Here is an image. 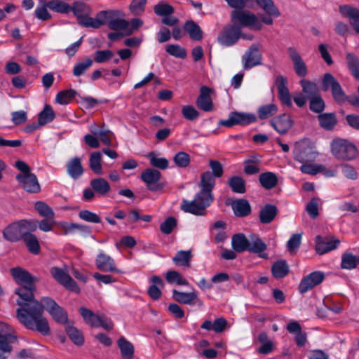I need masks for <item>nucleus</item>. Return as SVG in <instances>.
<instances>
[{
  "instance_id": "1",
  "label": "nucleus",
  "mask_w": 359,
  "mask_h": 359,
  "mask_svg": "<svg viewBox=\"0 0 359 359\" xmlns=\"http://www.w3.org/2000/svg\"><path fill=\"white\" fill-rule=\"evenodd\" d=\"M11 274L20 285L14 292L18 296L16 300L19 306L16 310L18 320L26 329L38 332L43 336H49L50 328L48 320L43 316V306L39 301L34 299L35 283L39 279L19 266L12 268Z\"/></svg>"
},
{
  "instance_id": "2",
  "label": "nucleus",
  "mask_w": 359,
  "mask_h": 359,
  "mask_svg": "<svg viewBox=\"0 0 359 359\" xmlns=\"http://www.w3.org/2000/svg\"><path fill=\"white\" fill-rule=\"evenodd\" d=\"M209 166L211 171H205L201 175V181L198 184L201 190L195 195L194 199L182 200L180 209L183 212L196 216L206 215V209L214 201L212 191L216 184L215 178H219L224 174V167L219 161L210 160Z\"/></svg>"
},
{
  "instance_id": "3",
  "label": "nucleus",
  "mask_w": 359,
  "mask_h": 359,
  "mask_svg": "<svg viewBox=\"0 0 359 359\" xmlns=\"http://www.w3.org/2000/svg\"><path fill=\"white\" fill-rule=\"evenodd\" d=\"M255 1L259 7L263 9L266 14H259L257 16L248 11L236 9L231 13V18L233 25H237L239 27H250L259 31L262 29V23L272 25L273 24L272 17L278 18L280 15V12L273 0H255Z\"/></svg>"
},
{
  "instance_id": "4",
  "label": "nucleus",
  "mask_w": 359,
  "mask_h": 359,
  "mask_svg": "<svg viewBox=\"0 0 359 359\" xmlns=\"http://www.w3.org/2000/svg\"><path fill=\"white\" fill-rule=\"evenodd\" d=\"M331 90L334 100L339 105L348 102L353 107H359V96L356 95H346L339 81L330 73H325L322 80V90Z\"/></svg>"
},
{
  "instance_id": "5",
  "label": "nucleus",
  "mask_w": 359,
  "mask_h": 359,
  "mask_svg": "<svg viewBox=\"0 0 359 359\" xmlns=\"http://www.w3.org/2000/svg\"><path fill=\"white\" fill-rule=\"evenodd\" d=\"M330 147L332 155L340 161H351L358 156L356 146L346 139H334L330 144Z\"/></svg>"
},
{
  "instance_id": "6",
  "label": "nucleus",
  "mask_w": 359,
  "mask_h": 359,
  "mask_svg": "<svg viewBox=\"0 0 359 359\" xmlns=\"http://www.w3.org/2000/svg\"><path fill=\"white\" fill-rule=\"evenodd\" d=\"M294 159L302 163L315 161L317 152L309 140H302L294 144L293 150Z\"/></svg>"
},
{
  "instance_id": "7",
  "label": "nucleus",
  "mask_w": 359,
  "mask_h": 359,
  "mask_svg": "<svg viewBox=\"0 0 359 359\" xmlns=\"http://www.w3.org/2000/svg\"><path fill=\"white\" fill-rule=\"evenodd\" d=\"M43 306V312L44 309L49 313L53 320L60 324H66L68 321L67 312L52 298L45 297L40 302Z\"/></svg>"
},
{
  "instance_id": "8",
  "label": "nucleus",
  "mask_w": 359,
  "mask_h": 359,
  "mask_svg": "<svg viewBox=\"0 0 359 359\" xmlns=\"http://www.w3.org/2000/svg\"><path fill=\"white\" fill-rule=\"evenodd\" d=\"M32 222L25 219L12 222L2 231L3 238L11 243H15L22 239L24 236L23 229L31 226Z\"/></svg>"
},
{
  "instance_id": "9",
  "label": "nucleus",
  "mask_w": 359,
  "mask_h": 359,
  "mask_svg": "<svg viewBox=\"0 0 359 359\" xmlns=\"http://www.w3.org/2000/svg\"><path fill=\"white\" fill-rule=\"evenodd\" d=\"M257 121V117L253 114L231 111L228 119H222L218 122V126L231 128L236 125L248 126Z\"/></svg>"
},
{
  "instance_id": "10",
  "label": "nucleus",
  "mask_w": 359,
  "mask_h": 359,
  "mask_svg": "<svg viewBox=\"0 0 359 359\" xmlns=\"http://www.w3.org/2000/svg\"><path fill=\"white\" fill-rule=\"evenodd\" d=\"M161 173L154 168H147L141 173V180L146 184L147 189L153 192L162 191L165 183L161 182Z\"/></svg>"
},
{
  "instance_id": "11",
  "label": "nucleus",
  "mask_w": 359,
  "mask_h": 359,
  "mask_svg": "<svg viewBox=\"0 0 359 359\" xmlns=\"http://www.w3.org/2000/svg\"><path fill=\"white\" fill-rule=\"evenodd\" d=\"M17 341V337L8 332V325L0 323V359H7L13 351L12 344Z\"/></svg>"
},
{
  "instance_id": "12",
  "label": "nucleus",
  "mask_w": 359,
  "mask_h": 359,
  "mask_svg": "<svg viewBox=\"0 0 359 359\" xmlns=\"http://www.w3.org/2000/svg\"><path fill=\"white\" fill-rule=\"evenodd\" d=\"M118 11L108 10L102 11L98 13V16L103 18L105 20V24L108 25L109 29L115 31L123 30L126 32V29L128 28L129 22L125 19L118 18Z\"/></svg>"
},
{
  "instance_id": "13",
  "label": "nucleus",
  "mask_w": 359,
  "mask_h": 359,
  "mask_svg": "<svg viewBox=\"0 0 359 359\" xmlns=\"http://www.w3.org/2000/svg\"><path fill=\"white\" fill-rule=\"evenodd\" d=\"M241 37V29L237 25H231L224 27L217 37L219 44L224 46L234 45Z\"/></svg>"
},
{
  "instance_id": "14",
  "label": "nucleus",
  "mask_w": 359,
  "mask_h": 359,
  "mask_svg": "<svg viewBox=\"0 0 359 359\" xmlns=\"http://www.w3.org/2000/svg\"><path fill=\"white\" fill-rule=\"evenodd\" d=\"M325 279V273L320 271H316L304 276L299 285V291L301 294H304L315 286L320 284Z\"/></svg>"
},
{
  "instance_id": "15",
  "label": "nucleus",
  "mask_w": 359,
  "mask_h": 359,
  "mask_svg": "<svg viewBox=\"0 0 359 359\" xmlns=\"http://www.w3.org/2000/svg\"><path fill=\"white\" fill-rule=\"evenodd\" d=\"M262 55L259 51V45L257 43L252 44L242 57L244 62V69H250L262 65Z\"/></svg>"
},
{
  "instance_id": "16",
  "label": "nucleus",
  "mask_w": 359,
  "mask_h": 359,
  "mask_svg": "<svg viewBox=\"0 0 359 359\" xmlns=\"http://www.w3.org/2000/svg\"><path fill=\"white\" fill-rule=\"evenodd\" d=\"M293 125L294 121L291 116L286 113L274 116L270 120V126L280 135L287 133Z\"/></svg>"
},
{
  "instance_id": "17",
  "label": "nucleus",
  "mask_w": 359,
  "mask_h": 359,
  "mask_svg": "<svg viewBox=\"0 0 359 359\" xmlns=\"http://www.w3.org/2000/svg\"><path fill=\"white\" fill-rule=\"evenodd\" d=\"M16 180L22 189L28 193L36 194L41 191L38 179L34 173L28 175H16Z\"/></svg>"
},
{
  "instance_id": "18",
  "label": "nucleus",
  "mask_w": 359,
  "mask_h": 359,
  "mask_svg": "<svg viewBox=\"0 0 359 359\" xmlns=\"http://www.w3.org/2000/svg\"><path fill=\"white\" fill-rule=\"evenodd\" d=\"M287 79L283 76H278L276 79V86L278 90V96L280 102L290 107L292 105L291 95L287 87Z\"/></svg>"
},
{
  "instance_id": "19",
  "label": "nucleus",
  "mask_w": 359,
  "mask_h": 359,
  "mask_svg": "<svg viewBox=\"0 0 359 359\" xmlns=\"http://www.w3.org/2000/svg\"><path fill=\"white\" fill-rule=\"evenodd\" d=\"M95 265L97 269L104 272H117L121 271L118 269L114 263V260L105 254L103 251H100L95 259Z\"/></svg>"
},
{
  "instance_id": "20",
  "label": "nucleus",
  "mask_w": 359,
  "mask_h": 359,
  "mask_svg": "<svg viewBox=\"0 0 359 359\" xmlns=\"http://www.w3.org/2000/svg\"><path fill=\"white\" fill-rule=\"evenodd\" d=\"M211 92V88L205 86L200 88V94L196 102L197 107L204 111H211L213 110V102L210 97Z\"/></svg>"
},
{
  "instance_id": "21",
  "label": "nucleus",
  "mask_w": 359,
  "mask_h": 359,
  "mask_svg": "<svg viewBox=\"0 0 359 359\" xmlns=\"http://www.w3.org/2000/svg\"><path fill=\"white\" fill-rule=\"evenodd\" d=\"M340 13L349 18L350 25L357 34H359V10L348 5L339 6Z\"/></svg>"
},
{
  "instance_id": "22",
  "label": "nucleus",
  "mask_w": 359,
  "mask_h": 359,
  "mask_svg": "<svg viewBox=\"0 0 359 359\" xmlns=\"http://www.w3.org/2000/svg\"><path fill=\"white\" fill-rule=\"evenodd\" d=\"M288 52L296 74L300 77L306 76L308 72L307 67L299 53L293 47L288 48Z\"/></svg>"
},
{
  "instance_id": "23",
  "label": "nucleus",
  "mask_w": 359,
  "mask_h": 359,
  "mask_svg": "<svg viewBox=\"0 0 359 359\" xmlns=\"http://www.w3.org/2000/svg\"><path fill=\"white\" fill-rule=\"evenodd\" d=\"M288 332L294 334V341L298 347H302L305 345L307 340V334L302 332L301 325L295 320L290 321L286 327Z\"/></svg>"
},
{
  "instance_id": "24",
  "label": "nucleus",
  "mask_w": 359,
  "mask_h": 359,
  "mask_svg": "<svg viewBox=\"0 0 359 359\" xmlns=\"http://www.w3.org/2000/svg\"><path fill=\"white\" fill-rule=\"evenodd\" d=\"M278 214V208L273 204L266 203L259 210V219L262 224H269L273 221Z\"/></svg>"
},
{
  "instance_id": "25",
  "label": "nucleus",
  "mask_w": 359,
  "mask_h": 359,
  "mask_svg": "<svg viewBox=\"0 0 359 359\" xmlns=\"http://www.w3.org/2000/svg\"><path fill=\"white\" fill-rule=\"evenodd\" d=\"M233 213L239 217H244L251 213L252 208L248 200L240 198L235 200L231 205Z\"/></svg>"
},
{
  "instance_id": "26",
  "label": "nucleus",
  "mask_w": 359,
  "mask_h": 359,
  "mask_svg": "<svg viewBox=\"0 0 359 359\" xmlns=\"http://www.w3.org/2000/svg\"><path fill=\"white\" fill-rule=\"evenodd\" d=\"M267 248L266 244L259 237L252 238L250 241L249 247L247 251L257 254L259 257L262 259H268V254L264 252Z\"/></svg>"
},
{
  "instance_id": "27",
  "label": "nucleus",
  "mask_w": 359,
  "mask_h": 359,
  "mask_svg": "<svg viewBox=\"0 0 359 359\" xmlns=\"http://www.w3.org/2000/svg\"><path fill=\"white\" fill-rule=\"evenodd\" d=\"M151 285L149 287L147 293L153 300H158L162 295L160 287H164L165 283L162 278L158 276H153L150 278Z\"/></svg>"
},
{
  "instance_id": "28",
  "label": "nucleus",
  "mask_w": 359,
  "mask_h": 359,
  "mask_svg": "<svg viewBox=\"0 0 359 359\" xmlns=\"http://www.w3.org/2000/svg\"><path fill=\"white\" fill-rule=\"evenodd\" d=\"M66 166L68 175L74 180L79 179L83 173L81 161L79 157L70 159Z\"/></svg>"
},
{
  "instance_id": "29",
  "label": "nucleus",
  "mask_w": 359,
  "mask_h": 359,
  "mask_svg": "<svg viewBox=\"0 0 359 359\" xmlns=\"http://www.w3.org/2000/svg\"><path fill=\"white\" fill-rule=\"evenodd\" d=\"M183 29L189 35L194 41H201L203 36V32L201 27L194 20H187L183 26Z\"/></svg>"
},
{
  "instance_id": "30",
  "label": "nucleus",
  "mask_w": 359,
  "mask_h": 359,
  "mask_svg": "<svg viewBox=\"0 0 359 359\" xmlns=\"http://www.w3.org/2000/svg\"><path fill=\"white\" fill-rule=\"evenodd\" d=\"M117 345L123 359H134L135 348L130 341L121 336L117 340Z\"/></svg>"
},
{
  "instance_id": "31",
  "label": "nucleus",
  "mask_w": 359,
  "mask_h": 359,
  "mask_svg": "<svg viewBox=\"0 0 359 359\" xmlns=\"http://www.w3.org/2000/svg\"><path fill=\"white\" fill-rule=\"evenodd\" d=\"M25 244L28 251L33 255H39L41 252V247L37 237L29 231H25L22 239Z\"/></svg>"
},
{
  "instance_id": "32",
  "label": "nucleus",
  "mask_w": 359,
  "mask_h": 359,
  "mask_svg": "<svg viewBox=\"0 0 359 359\" xmlns=\"http://www.w3.org/2000/svg\"><path fill=\"white\" fill-rule=\"evenodd\" d=\"M290 267L286 260L276 261L271 266L272 276L276 279L283 278L288 275Z\"/></svg>"
},
{
  "instance_id": "33",
  "label": "nucleus",
  "mask_w": 359,
  "mask_h": 359,
  "mask_svg": "<svg viewBox=\"0 0 359 359\" xmlns=\"http://www.w3.org/2000/svg\"><path fill=\"white\" fill-rule=\"evenodd\" d=\"M259 182L263 188L271 190L277 186L278 178L276 174L269 171L259 175Z\"/></svg>"
},
{
  "instance_id": "34",
  "label": "nucleus",
  "mask_w": 359,
  "mask_h": 359,
  "mask_svg": "<svg viewBox=\"0 0 359 359\" xmlns=\"http://www.w3.org/2000/svg\"><path fill=\"white\" fill-rule=\"evenodd\" d=\"M90 185L93 190L100 196L107 195L111 189L109 183L102 177L93 179Z\"/></svg>"
},
{
  "instance_id": "35",
  "label": "nucleus",
  "mask_w": 359,
  "mask_h": 359,
  "mask_svg": "<svg viewBox=\"0 0 359 359\" xmlns=\"http://www.w3.org/2000/svg\"><path fill=\"white\" fill-rule=\"evenodd\" d=\"M78 23L83 27L98 29L101 26L105 25V20H103V18L99 17L98 14L95 18H91L88 14H86L79 18Z\"/></svg>"
},
{
  "instance_id": "36",
  "label": "nucleus",
  "mask_w": 359,
  "mask_h": 359,
  "mask_svg": "<svg viewBox=\"0 0 359 359\" xmlns=\"http://www.w3.org/2000/svg\"><path fill=\"white\" fill-rule=\"evenodd\" d=\"M249 244L250 241L243 233H236L232 237L231 246L233 250L237 252L247 251Z\"/></svg>"
},
{
  "instance_id": "37",
  "label": "nucleus",
  "mask_w": 359,
  "mask_h": 359,
  "mask_svg": "<svg viewBox=\"0 0 359 359\" xmlns=\"http://www.w3.org/2000/svg\"><path fill=\"white\" fill-rule=\"evenodd\" d=\"M172 298L178 303L192 305L194 304V301L198 299V297L194 292H184L173 290Z\"/></svg>"
},
{
  "instance_id": "38",
  "label": "nucleus",
  "mask_w": 359,
  "mask_h": 359,
  "mask_svg": "<svg viewBox=\"0 0 359 359\" xmlns=\"http://www.w3.org/2000/svg\"><path fill=\"white\" fill-rule=\"evenodd\" d=\"M320 127L327 130H332L337 123L334 113H323L318 116Z\"/></svg>"
},
{
  "instance_id": "39",
  "label": "nucleus",
  "mask_w": 359,
  "mask_h": 359,
  "mask_svg": "<svg viewBox=\"0 0 359 359\" xmlns=\"http://www.w3.org/2000/svg\"><path fill=\"white\" fill-rule=\"evenodd\" d=\"M65 332L71 341L76 346H82L84 344V336L82 332L76 327L67 325Z\"/></svg>"
},
{
  "instance_id": "40",
  "label": "nucleus",
  "mask_w": 359,
  "mask_h": 359,
  "mask_svg": "<svg viewBox=\"0 0 359 359\" xmlns=\"http://www.w3.org/2000/svg\"><path fill=\"white\" fill-rule=\"evenodd\" d=\"M245 181L241 176H233L228 180V185L233 193L244 194L246 192Z\"/></svg>"
},
{
  "instance_id": "41",
  "label": "nucleus",
  "mask_w": 359,
  "mask_h": 359,
  "mask_svg": "<svg viewBox=\"0 0 359 359\" xmlns=\"http://www.w3.org/2000/svg\"><path fill=\"white\" fill-rule=\"evenodd\" d=\"M55 118V114L52 107L49 104H46L43 110H41L38 114L39 125H41V126H45L51 123Z\"/></svg>"
},
{
  "instance_id": "42",
  "label": "nucleus",
  "mask_w": 359,
  "mask_h": 359,
  "mask_svg": "<svg viewBox=\"0 0 359 359\" xmlns=\"http://www.w3.org/2000/svg\"><path fill=\"white\" fill-rule=\"evenodd\" d=\"M79 311L84 322L88 325L91 327H97L99 315L86 307H80Z\"/></svg>"
},
{
  "instance_id": "43",
  "label": "nucleus",
  "mask_w": 359,
  "mask_h": 359,
  "mask_svg": "<svg viewBox=\"0 0 359 359\" xmlns=\"http://www.w3.org/2000/svg\"><path fill=\"white\" fill-rule=\"evenodd\" d=\"M48 7L52 11L67 14L71 11V6L65 1L60 0L48 1Z\"/></svg>"
},
{
  "instance_id": "44",
  "label": "nucleus",
  "mask_w": 359,
  "mask_h": 359,
  "mask_svg": "<svg viewBox=\"0 0 359 359\" xmlns=\"http://www.w3.org/2000/svg\"><path fill=\"white\" fill-rule=\"evenodd\" d=\"M77 94V91L72 88L63 90L57 93L55 97V101L60 104L66 105L68 104Z\"/></svg>"
},
{
  "instance_id": "45",
  "label": "nucleus",
  "mask_w": 359,
  "mask_h": 359,
  "mask_svg": "<svg viewBox=\"0 0 359 359\" xmlns=\"http://www.w3.org/2000/svg\"><path fill=\"white\" fill-rule=\"evenodd\" d=\"M340 267L341 269L346 270H353L356 269V256L348 252L343 253L341 257Z\"/></svg>"
},
{
  "instance_id": "46",
  "label": "nucleus",
  "mask_w": 359,
  "mask_h": 359,
  "mask_svg": "<svg viewBox=\"0 0 359 359\" xmlns=\"http://www.w3.org/2000/svg\"><path fill=\"white\" fill-rule=\"evenodd\" d=\"M346 61L353 76L359 81V58L354 53H348L346 55Z\"/></svg>"
},
{
  "instance_id": "47",
  "label": "nucleus",
  "mask_w": 359,
  "mask_h": 359,
  "mask_svg": "<svg viewBox=\"0 0 359 359\" xmlns=\"http://www.w3.org/2000/svg\"><path fill=\"white\" fill-rule=\"evenodd\" d=\"M34 208L41 217L50 219H55V212L53 208L46 203L41 201H36L34 204Z\"/></svg>"
},
{
  "instance_id": "48",
  "label": "nucleus",
  "mask_w": 359,
  "mask_h": 359,
  "mask_svg": "<svg viewBox=\"0 0 359 359\" xmlns=\"http://www.w3.org/2000/svg\"><path fill=\"white\" fill-rule=\"evenodd\" d=\"M302 92L306 95L308 99L319 95L317 85L311 81L302 79L299 82Z\"/></svg>"
},
{
  "instance_id": "49",
  "label": "nucleus",
  "mask_w": 359,
  "mask_h": 359,
  "mask_svg": "<svg viewBox=\"0 0 359 359\" xmlns=\"http://www.w3.org/2000/svg\"><path fill=\"white\" fill-rule=\"evenodd\" d=\"M165 280L169 284L176 283L178 285H189L188 280L184 278L178 271H168L165 273Z\"/></svg>"
},
{
  "instance_id": "50",
  "label": "nucleus",
  "mask_w": 359,
  "mask_h": 359,
  "mask_svg": "<svg viewBox=\"0 0 359 359\" xmlns=\"http://www.w3.org/2000/svg\"><path fill=\"white\" fill-rule=\"evenodd\" d=\"M48 1L39 0V6L36 7L34 15L36 18L42 21H46L51 18L50 13L48 11Z\"/></svg>"
},
{
  "instance_id": "51",
  "label": "nucleus",
  "mask_w": 359,
  "mask_h": 359,
  "mask_svg": "<svg viewBox=\"0 0 359 359\" xmlns=\"http://www.w3.org/2000/svg\"><path fill=\"white\" fill-rule=\"evenodd\" d=\"M101 159L102 154L100 151H95L90 154L89 165L92 171L97 175L102 174Z\"/></svg>"
},
{
  "instance_id": "52",
  "label": "nucleus",
  "mask_w": 359,
  "mask_h": 359,
  "mask_svg": "<svg viewBox=\"0 0 359 359\" xmlns=\"http://www.w3.org/2000/svg\"><path fill=\"white\" fill-rule=\"evenodd\" d=\"M278 111V107L275 104H269L260 106L257 109L259 119L264 120L273 116Z\"/></svg>"
},
{
  "instance_id": "53",
  "label": "nucleus",
  "mask_w": 359,
  "mask_h": 359,
  "mask_svg": "<svg viewBox=\"0 0 359 359\" xmlns=\"http://www.w3.org/2000/svg\"><path fill=\"white\" fill-rule=\"evenodd\" d=\"M191 259V251L180 250L172 258V262L177 265L188 267L190 266Z\"/></svg>"
},
{
  "instance_id": "54",
  "label": "nucleus",
  "mask_w": 359,
  "mask_h": 359,
  "mask_svg": "<svg viewBox=\"0 0 359 359\" xmlns=\"http://www.w3.org/2000/svg\"><path fill=\"white\" fill-rule=\"evenodd\" d=\"M309 100V109L311 111L320 114L324 111L325 103L320 94Z\"/></svg>"
},
{
  "instance_id": "55",
  "label": "nucleus",
  "mask_w": 359,
  "mask_h": 359,
  "mask_svg": "<svg viewBox=\"0 0 359 359\" xmlns=\"http://www.w3.org/2000/svg\"><path fill=\"white\" fill-rule=\"evenodd\" d=\"M71 11H72L74 16L76 17L77 21L81 16L89 14L90 11V7L84 2L76 1L71 6Z\"/></svg>"
},
{
  "instance_id": "56",
  "label": "nucleus",
  "mask_w": 359,
  "mask_h": 359,
  "mask_svg": "<svg viewBox=\"0 0 359 359\" xmlns=\"http://www.w3.org/2000/svg\"><path fill=\"white\" fill-rule=\"evenodd\" d=\"M165 50L169 55L177 58L185 59L187 56L186 49L178 44H168L165 47Z\"/></svg>"
},
{
  "instance_id": "57",
  "label": "nucleus",
  "mask_w": 359,
  "mask_h": 359,
  "mask_svg": "<svg viewBox=\"0 0 359 359\" xmlns=\"http://www.w3.org/2000/svg\"><path fill=\"white\" fill-rule=\"evenodd\" d=\"M147 157L153 167L161 170H165L168 168L169 162L167 158H158L156 156L154 152L149 153Z\"/></svg>"
},
{
  "instance_id": "58",
  "label": "nucleus",
  "mask_w": 359,
  "mask_h": 359,
  "mask_svg": "<svg viewBox=\"0 0 359 359\" xmlns=\"http://www.w3.org/2000/svg\"><path fill=\"white\" fill-rule=\"evenodd\" d=\"M93 60L90 58H86L85 60L76 63L73 69V75L80 76L85 74L86 70L92 66Z\"/></svg>"
},
{
  "instance_id": "59",
  "label": "nucleus",
  "mask_w": 359,
  "mask_h": 359,
  "mask_svg": "<svg viewBox=\"0 0 359 359\" xmlns=\"http://www.w3.org/2000/svg\"><path fill=\"white\" fill-rule=\"evenodd\" d=\"M173 161L177 167L184 168L189 165L191 158L187 152L179 151L174 156Z\"/></svg>"
},
{
  "instance_id": "60",
  "label": "nucleus",
  "mask_w": 359,
  "mask_h": 359,
  "mask_svg": "<svg viewBox=\"0 0 359 359\" xmlns=\"http://www.w3.org/2000/svg\"><path fill=\"white\" fill-rule=\"evenodd\" d=\"M50 273L55 280L60 285L64 284L66 280L70 276L64 269L57 266L51 267Z\"/></svg>"
},
{
  "instance_id": "61",
  "label": "nucleus",
  "mask_w": 359,
  "mask_h": 359,
  "mask_svg": "<svg viewBox=\"0 0 359 359\" xmlns=\"http://www.w3.org/2000/svg\"><path fill=\"white\" fill-rule=\"evenodd\" d=\"M154 13L160 16L167 17L174 13V8L165 3H159L154 6Z\"/></svg>"
},
{
  "instance_id": "62",
  "label": "nucleus",
  "mask_w": 359,
  "mask_h": 359,
  "mask_svg": "<svg viewBox=\"0 0 359 359\" xmlns=\"http://www.w3.org/2000/svg\"><path fill=\"white\" fill-rule=\"evenodd\" d=\"M182 114L183 117L191 121L198 118L199 112L192 105H184L182 108Z\"/></svg>"
},
{
  "instance_id": "63",
  "label": "nucleus",
  "mask_w": 359,
  "mask_h": 359,
  "mask_svg": "<svg viewBox=\"0 0 359 359\" xmlns=\"http://www.w3.org/2000/svg\"><path fill=\"white\" fill-rule=\"evenodd\" d=\"M79 217L83 221L98 224L101 222V219L98 215L88 210H83L79 212Z\"/></svg>"
},
{
  "instance_id": "64",
  "label": "nucleus",
  "mask_w": 359,
  "mask_h": 359,
  "mask_svg": "<svg viewBox=\"0 0 359 359\" xmlns=\"http://www.w3.org/2000/svg\"><path fill=\"white\" fill-rule=\"evenodd\" d=\"M114 53L111 50H96L94 54V61L97 63H104L111 59Z\"/></svg>"
}]
</instances>
